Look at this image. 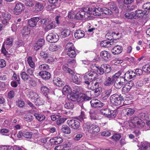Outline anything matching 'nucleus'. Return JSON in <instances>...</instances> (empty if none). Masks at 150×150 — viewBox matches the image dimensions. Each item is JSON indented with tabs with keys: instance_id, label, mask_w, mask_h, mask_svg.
I'll return each instance as SVG.
<instances>
[{
	"instance_id": "nucleus-1",
	"label": "nucleus",
	"mask_w": 150,
	"mask_h": 150,
	"mask_svg": "<svg viewBox=\"0 0 150 150\" xmlns=\"http://www.w3.org/2000/svg\"><path fill=\"white\" fill-rule=\"evenodd\" d=\"M92 8L88 7L82 8L76 15V18L78 19H87L91 16Z\"/></svg>"
},
{
	"instance_id": "nucleus-2",
	"label": "nucleus",
	"mask_w": 150,
	"mask_h": 150,
	"mask_svg": "<svg viewBox=\"0 0 150 150\" xmlns=\"http://www.w3.org/2000/svg\"><path fill=\"white\" fill-rule=\"evenodd\" d=\"M96 75V73L94 71H89L87 72L84 74L83 76V78L84 80V83L86 84V81L90 82L95 80Z\"/></svg>"
},
{
	"instance_id": "nucleus-3",
	"label": "nucleus",
	"mask_w": 150,
	"mask_h": 150,
	"mask_svg": "<svg viewBox=\"0 0 150 150\" xmlns=\"http://www.w3.org/2000/svg\"><path fill=\"white\" fill-rule=\"evenodd\" d=\"M124 100V98L121 94H115L111 95L110 97V101L112 104L115 105H120L122 101Z\"/></svg>"
},
{
	"instance_id": "nucleus-4",
	"label": "nucleus",
	"mask_w": 150,
	"mask_h": 150,
	"mask_svg": "<svg viewBox=\"0 0 150 150\" xmlns=\"http://www.w3.org/2000/svg\"><path fill=\"white\" fill-rule=\"evenodd\" d=\"M67 54L70 57L74 58L76 56L75 47L71 43H67L66 46Z\"/></svg>"
},
{
	"instance_id": "nucleus-5",
	"label": "nucleus",
	"mask_w": 150,
	"mask_h": 150,
	"mask_svg": "<svg viewBox=\"0 0 150 150\" xmlns=\"http://www.w3.org/2000/svg\"><path fill=\"white\" fill-rule=\"evenodd\" d=\"M63 69L64 71L73 75L72 77V79L74 83L77 84H80L81 81V78L80 76L78 77L76 75H74V73L72 70L66 66L64 67H63Z\"/></svg>"
},
{
	"instance_id": "nucleus-6",
	"label": "nucleus",
	"mask_w": 150,
	"mask_h": 150,
	"mask_svg": "<svg viewBox=\"0 0 150 150\" xmlns=\"http://www.w3.org/2000/svg\"><path fill=\"white\" fill-rule=\"evenodd\" d=\"M69 126L74 130H78L80 126V123L78 119H71L67 121Z\"/></svg>"
},
{
	"instance_id": "nucleus-7",
	"label": "nucleus",
	"mask_w": 150,
	"mask_h": 150,
	"mask_svg": "<svg viewBox=\"0 0 150 150\" xmlns=\"http://www.w3.org/2000/svg\"><path fill=\"white\" fill-rule=\"evenodd\" d=\"M40 23L45 27V30L47 31L51 30L54 28L53 23L49 19H43L41 20Z\"/></svg>"
},
{
	"instance_id": "nucleus-8",
	"label": "nucleus",
	"mask_w": 150,
	"mask_h": 150,
	"mask_svg": "<svg viewBox=\"0 0 150 150\" xmlns=\"http://www.w3.org/2000/svg\"><path fill=\"white\" fill-rule=\"evenodd\" d=\"M87 127L88 132L92 134H96L100 131L99 127L95 125L88 124L87 125Z\"/></svg>"
},
{
	"instance_id": "nucleus-9",
	"label": "nucleus",
	"mask_w": 150,
	"mask_h": 150,
	"mask_svg": "<svg viewBox=\"0 0 150 150\" xmlns=\"http://www.w3.org/2000/svg\"><path fill=\"white\" fill-rule=\"evenodd\" d=\"M11 18V15L8 12H2L1 13L2 22L5 25L9 23L8 21Z\"/></svg>"
},
{
	"instance_id": "nucleus-10",
	"label": "nucleus",
	"mask_w": 150,
	"mask_h": 150,
	"mask_svg": "<svg viewBox=\"0 0 150 150\" xmlns=\"http://www.w3.org/2000/svg\"><path fill=\"white\" fill-rule=\"evenodd\" d=\"M46 39L50 42L55 43L59 40V36L57 34L50 33L47 36Z\"/></svg>"
},
{
	"instance_id": "nucleus-11",
	"label": "nucleus",
	"mask_w": 150,
	"mask_h": 150,
	"mask_svg": "<svg viewBox=\"0 0 150 150\" xmlns=\"http://www.w3.org/2000/svg\"><path fill=\"white\" fill-rule=\"evenodd\" d=\"M24 8V5L21 2H18L16 5L14 9V13L16 15H18L21 13Z\"/></svg>"
},
{
	"instance_id": "nucleus-12",
	"label": "nucleus",
	"mask_w": 150,
	"mask_h": 150,
	"mask_svg": "<svg viewBox=\"0 0 150 150\" xmlns=\"http://www.w3.org/2000/svg\"><path fill=\"white\" fill-rule=\"evenodd\" d=\"M90 104L91 107L94 108H102L105 104L100 100L97 99H93L90 101Z\"/></svg>"
},
{
	"instance_id": "nucleus-13",
	"label": "nucleus",
	"mask_w": 150,
	"mask_h": 150,
	"mask_svg": "<svg viewBox=\"0 0 150 150\" xmlns=\"http://www.w3.org/2000/svg\"><path fill=\"white\" fill-rule=\"evenodd\" d=\"M120 79L115 80L114 83V87L116 89H120L126 83L120 77Z\"/></svg>"
},
{
	"instance_id": "nucleus-14",
	"label": "nucleus",
	"mask_w": 150,
	"mask_h": 150,
	"mask_svg": "<svg viewBox=\"0 0 150 150\" xmlns=\"http://www.w3.org/2000/svg\"><path fill=\"white\" fill-rule=\"evenodd\" d=\"M115 80L112 76H107L105 78L104 84L106 86H109L113 84Z\"/></svg>"
},
{
	"instance_id": "nucleus-15",
	"label": "nucleus",
	"mask_w": 150,
	"mask_h": 150,
	"mask_svg": "<svg viewBox=\"0 0 150 150\" xmlns=\"http://www.w3.org/2000/svg\"><path fill=\"white\" fill-rule=\"evenodd\" d=\"M26 94L28 97L32 99H34L39 96L37 92L33 91L31 89H28L26 91Z\"/></svg>"
},
{
	"instance_id": "nucleus-16",
	"label": "nucleus",
	"mask_w": 150,
	"mask_h": 150,
	"mask_svg": "<svg viewBox=\"0 0 150 150\" xmlns=\"http://www.w3.org/2000/svg\"><path fill=\"white\" fill-rule=\"evenodd\" d=\"M134 109L131 108H126L122 110V112L126 117H129L132 116L134 112Z\"/></svg>"
},
{
	"instance_id": "nucleus-17",
	"label": "nucleus",
	"mask_w": 150,
	"mask_h": 150,
	"mask_svg": "<svg viewBox=\"0 0 150 150\" xmlns=\"http://www.w3.org/2000/svg\"><path fill=\"white\" fill-rule=\"evenodd\" d=\"M100 56L105 61H108L111 59L110 54L106 51H102L100 53Z\"/></svg>"
},
{
	"instance_id": "nucleus-18",
	"label": "nucleus",
	"mask_w": 150,
	"mask_h": 150,
	"mask_svg": "<svg viewBox=\"0 0 150 150\" xmlns=\"http://www.w3.org/2000/svg\"><path fill=\"white\" fill-rule=\"evenodd\" d=\"M39 20V18L38 17L32 18L28 21V24L31 27H35Z\"/></svg>"
},
{
	"instance_id": "nucleus-19",
	"label": "nucleus",
	"mask_w": 150,
	"mask_h": 150,
	"mask_svg": "<svg viewBox=\"0 0 150 150\" xmlns=\"http://www.w3.org/2000/svg\"><path fill=\"white\" fill-rule=\"evenodd\" d=\"M50 142L52 144H58L62 143L63 142V139L60 137H56L50 139Z\"/></svg>"
},
{
	"instance_id": "nucleus-20",
	"label": "nucleus",
	"mask_w": 150,
	"mask_h": 150,
	"mask_svg": "<svg viewBox=\"0 0 150 150\" xmlns=\"http://www.w3.org/2000/svg\"><path fill=\"white\" fill-rule=\"evenodd\" d=\"M39 75L44 79L47 80L50 78V73L48 71H41L39 73Z\"/></svg>"
},
{
	"instance_id": "nucleus-21",
	"label": "nucleus",
	"mask_w": 150,
	"mask_h": 150,
	"mask_svg": "<svg viewBox=\"0 0 150 150\" xmlns=\"http://www.w3.org/2000/svg\"><path fill=\"white\" fill-rule=\"evenodd\" d=\"M102 9L101 8H95L93 9L92 8V10L91 11V15L93 14L95 16H100L102 14Z\"/></svg>"
},
{
	"instance_id": "nucleus-22",
	"label": "nucleus",
	"mask_w": 150,
	"mask_h": 150,
	"mask_svg": "<svg viewBox=\"0 0 150 150\" xmlns=\"http://www.w3.org/2000/svg\"><path fill=\"white\" fill-rule=\"evenodd\" d=\"M122 50V47L117 45L112 49V52L114 55H116L119 54L121 52Z\"/></svg>"
},
{
	"instance_id": "nucleus-23",
	"label": "nucleus",
	"mask_w": 150,
	"mask_h": 150,
	"mask_svg": "<svg viewBox=\"0 0 150 150\" xmlns=\"http://www.w3.org/2000/svg\"><path fill=\"white\" fill-rule=\"evenodd\" d=\"M82 98L85 100H89L91 99V93L90 91H84Z\"/></svg>"
},
{
	"instance_id": "nucleus-24",
	"label": "nucleus",
	"mask_w": 150,
	"mask_h": 150,
	"mask_svg": "<svg viewBox=\"0 0 150 150\" xmlns=\"http://www.w3.org/2000/svg\"><path fill=\"white\" fill-rule=\"evenodd\" d=\"M113 40L112 42H110L107 40L102 41L100 43V45L101 47H111V45L114 44V42Z\"/></svg>"
},
{
	"instance_id": "nucleus-25",
	"label": "nucleus",
	"mask_w": 150,
	"mask_h": 150,
	"mask_svg": "<svg viewBox=\"0 0 150 150\" xmlns=\"http://www.w3.org/2000/svg\"><path fill=\"white\" fill-rule=\"evenodd\" d=\"M84 32L82 30H76L74 34L75 37L78 39L81 38L84 36Z\"/></svg>"
},
{
	"instance_id": "nucleus-26",
	"label": "nucleus",
	"mask_w": 150,
	"mask_h": 150,
	"mask_svg": "<svg viewBox=\"0 0 150 150\" xmlns=\"http://www.w3.org/2000/svg\"><path fill=\"white\" fill-rule=\"evenodd\" d=\"M35 2V10L38 11H39L42 10L44 8L41 2H38L37 1Z\"/></svg>"
},
{
	"instance_id": "nucleus-27",
	"label": "nucleus",
	"mask_w": 150,
	"mask_h": 150,
	"mask_svg": "<svg viewBox=\"0 0 150 150\" xmlns=\"http://www.w3.org/2000/svg\"><path fill=\"white\" fill-rule=\"evenodd\" d=\"M53 81L54 84L57 86H61L64 85L63 82L60 78H54Z\"/></svg>"
},
{
	"instance_id": "nucleus-28",
	"label": "nucleus",
	"mask_w": 150,
	"mask_h": 150,
	"mask_svg": "<svg viewBox=\"0 0 150 150\" xmlns=\"http://www.w3.org/2000/svg\"><path fill=\"white\" fill-rule=\"evenodd\" d=\"M110 110L109 108L107 107H104L103 108L100 110V112L102 115L108 117V116L111 114L110 113Z\"/></svg>"
},
{
	"instance_id": "nucleus-29",
	"label": "nucleus",
	"mask_w": 150,
	"mask_h": 150,
	"mask_svg": "<svg viewBox=\"0 0 150 150\" xmlns=\"http://www.w3.org/2000/svg\"><path fill=\"white\" fill-rule=\"evenodd\" d=\"M98 82H94L93 81L91 82H89L88 81L86 82V84L87 85V87L88 89L91 90L93 91L96 86L97 85Z\"/></svg>"
},
{
	"instance_id": "nucleus-30",
	"label": "nucleus",
	"mask_w": 150,
	"mask_h": 150,
	"mask_svg": "<svg viewBox=\"0 0 150 150\" xmlns=\"http://www.w3.org/2000/svg\"><path fill=\"white\" fill-rule=\"evenodd\" d=\"M78 97V95L75 93H72L67 96V98L70 100L72 101H76Z\"/></svg>"
},
{
	"instance_id": "nucleus-31",
	"label": "nucleus",
	"mask_w": 150,
	"mask_h": 150,
	"mask_svg": "<svg viewBox=\"0 0 150 150\" xmlns=\"http://www.w3.org/2000/svg\"><path fill=\"white\" fill-rule=\"evenodd\" d=\"M61 130L65 134H69L71 133V129L67 125H63L62 126Z\"/></svg>"
},
{
	"instance_id": "nucleus-32",
	"label": "nucleus",
	"mask_w": 150,
	"mask_h": 150,
	"mask_svg": "<svg viewBox=\"0 0 150 150\" xmlns=\"http://www.w3.org/2000/svg\"><path fill=\"white\" fill-rule=\"evenodd\" d=\"M41 92L47 98L48 94L49 93V90L48 88L45 86H43L41 87L40 89Z\"/></svg>"
},
{
	"instance_id": "nucleus-33",
	"label": "nucleus",
	"mask_w": 150,
	"mask_h": 150,
	"mask_svg": "<svg viewBox=\"0 0 150 150\" xmlns=\"http://www.w3.org/2000/svg\"><path fill=\"white\" fill-rule=\"evenodd\" d=\"M34 116L39 121H43L45 118V116L42 114L35 113Z\"/></svg>"
},
{
	"instance_id": "nucleus-34",
	"label": "nucleus",
	"mask_w": 150,
	"mask_h": 150,
	"mask_svg": "<svg viewBox=\"0 0 150 150\" xmlns=\"http://www.w3.org/2000/svg\"><path fill=\"white\" fill-rule=\"evenodd\" d=\"M21 76L22 79L24 81L28 80L30 79V76L25 72H22L21 73Z\"/></svg>"
},
{
	"instance_id": "nucleus-35",
	"label": "nucleus",
	"mask_w": 150,
	"mask_h": 150,
	"mask_svg": "<svg viewBox=\"0 0 150 150\" xmlns=\"http://www.w3.org/2000/svg\"><path fill=\"white\" fill-rule=\"evenodd\" d=\"M64 106V108L68 109H72L74 107V105L72 103L65 102Z\"/></svg>"
},
{
	"instance_id": "nucleus-36",
	"label": "nucleus",
	"mask_w": 150,
	"mask_h": 150,
	"mask_svg": "<svg viewBox=\"0 0 150 150\" xmlns=\"http://www.w3.org/2000/svg\"><path fill=\"white\" fill-rule=\"evenodd\" d=\"M101 66L103 67H104L103 68L105 72V75H106V73H108L111 71V68L110 65L106 64H103Z\"/></svg>"
},
{
	"instance_id": "nucleus-37",
	"label": "nucleus",
	"mask_w": 150,
	"mask_h": 150,
	"mask_svg": "<svg viewBox=\"0 0 150 150\" xmlns=\"http://www.w3.org/2000/svg\"><path fill=\"white\" fill-rule=\"evenodd\" d=\"M147 12H146L143 11L141 10H138L135 11V14H134L135 17H140L144 15L147 14Z\"/></svg>"
},
{
	"instance_id": "nucleus-38",
	"label": "nucleus",
	"mask_w": 150,
	"mask_h": 150,
	"mask_svg": "<svg viewBox=\"0 0 150 150\" xmlns=\"http://www.w3.org/2000/svg\"><path fill=\"white\" fill-rule=\"evenodd\" d=\"M14 39L10 37H9L6 39L5 41V44L6 45L11 46L13 43Z\"/></svg>"
},
{
	"instance_id": "nucleus-39",
	"label": "nucleus",
	"mask_w": 150,
	"mask_h": 150,
	"mask_svg": "<svg viewBox=\"0 0 150 150\" xmlns=\"http://www.w3.org/2000/svg\"><path fill=\"white\" fill-rule=\"evenodd\" d=\"M49 69V67L48 65L46 64H43L40 65L38 67V69L40 70L45 71L48 70Z\"/></svg>"
},
{
	"instance_id": "nucleus-40",
	"label": "nucleus",
	"mask_w": 150,
	"mask_h": 150,
	"mask_svg": "<svg viewBox=\"0 0 150 150\" xmlns=\"http://www.w3.org/2000/svg\"><path fill=\"white\" fill-rule=\"evenodd\" d=\"M130 72L128 71L125 73L124 75V76H121L120 77L123 79L124 81L126 83L128 81V80H129V78L130 77Z\"/></svg>"
},
{
	"instance_id": "nucleus-41",
	"label": "nucleus",
	"mask_w": 150,
	"mask_h": 150,
	"mask_svg": "<svg viewBox=\"0 0 150 150\" xmlns=\"http://www.w3.org/2000/svg\"><path fill=\"white\" fill-rule=\"evenodd\" d=\"M44 101L40 97H37L36 98L35 103V104L38 105H42L44 103Z\"/></svg>"
},
{
	"instance_id": "nucleus-42",
	"label": "nucleus",
	"mask_w": 150,
	"mask_h": 150,
	"mask_svg": "<svg viewBox=\"0 0 150 150\" xmlns=\"http://www.w3.org/2000/svg\"><path fill=\"white\" fill-rule=\"evenodd\" d=\"M112 13V11L108 8H104L102 9V14H104L107 15H110Z\"/></svg>"
},
{
	"instance_id": "nucleus-43",
	"label": "nucleus",
	"mask_w": 150,
	"mask_h": 150,
	"mask_svg": "<svg viewBox=\"0 0 150 150\" xmlns=\"http://www.w3.org/2000/svg\"><path fill=\"white\" fill-rule=\"evenodd\" d=\"M27 62L29 66L32 68L35 67V64L32 60V57H29L27 58Z\"/></svg>"
},
{
	"instance_id": "nucleus-44",
	"label": "nucleus",
	"mask_w": 150,
	"mask_h": 150,
	"mask_svg": "<svg viewBox=\"0 0 150 150\" xmlns=\"http://www.w3.org/2000/svg\"><path fill=\"white\" fill-rule=\"evenodd\" d=\"M71 31L69 29H65L61 33V36L62 37H66L69 36L70 34Z\"/></svg>"
},
{
	"instance_id": "nucleus-45",
	"label": "nucleus",
	"mask_w": 150,
	"mask_h": 150,
	"mask_svg": "<svg viewBox=\"0 0 150 150\" xmlns=\"http://www.w3.org/2000/svg\"><path fill=\"white\" fill-rule=\"evenodd\" d=\"M35 1H32V0H24V2L26 5L32 7L34 5L35 3Z\"/></svg>"
},
{
	"instance_id": "nucleus-46",
	"label": "nucleus",
	"mask_w": 150,
	"mask_h": 150,
	"mask_svg": "<svg viewBox=\"0 0 150 150\" xmlns=\"http://www.w3.org/2000/svg\"><path fill=\"white\" fill-rule=\"evenodd\" d=\"M90 117L91 119L96 120V116L95 111L93 110H91L89 111Z\"/></svg>"
},
{
	"instance_id": "nucleus-47",
	"label": "nucleus",
	"mask_w": 150,
	"mask_h": 150,
	"mask_svg": "<svg viewBox=\"0 0 150 150\" xmlns=\"http://www.w3.org/2000/svg\"><path fill=\"white\" fill-rule=\"evenodd\" d=\"M124 86L122 88V92L123 93H128L131 89L130 87L127 84H124Z\"/></svg>"
},
{
	"instance_id": "nucleus-48",
	"label": "nucleus",
	"mask_w": 150,
	"mask_h": 150,
	"mask_svg": "<svg viewBox=\"0 0 150 150\" xmlns=\"http://www.w3.org/2000/svg\"><path fill=\"white\" fill-rule=\"evenodd\" d=\"M140 119L137 116H133L131 117V121L135 125H136V124L137 123L138 121H139V120Z\"/></svg>"
},
{
	"instance_id": "nucleus-49",
	"label": "nucleus",
	"mask_w": 150,
	"mask_h": 150,
	"mask_svg": "<svg viewBox=\"0 0 150 150\" xmlns=\"http://www.w3.org/2000/svg\"><path fill=\"white\" fill-rule=\"evenodd\" d=\"M30 33V29L27 26L24 27L22 31V34L24 35H28Z\"/></svg>"
},
{
	"instance_id": "nucleus-50",
	"label": "nucleus",
	"mask_w": 150,
	"mask_h": 150,
	"mask_svg": "<svg viewBox=\"0 0 150 150\" xmlns=\"http://www.w3.org/2000/svg\"><path fill=\"white\" fill-rule=\"evenodd\" d=\"M142 69L144 71L147 73H150V64L142 67Z\"/></svg>"
},
{
	"instance_id": "nucleus-51",
	"label": "nucleus",
	"mask_w": 150,
	"mask_h": 150,
	"mask_svg": "<svg viewBox=\"0 0 150 150\" xmlns=\"http://www.w3.org/2000/svg\"><path fill=\"white\" fill-rule=\"evenodd\" d=\"M125 16L126 18L128 19H132L133 18H134V13L133 12L126 13L125 14Z\"/></svg>"
},
{
	"instance_id": "nucleus-52",
	"label": "nucleus",
	"mask_w": 150,
	"mask_h": 150,
	"mask_svg": "<svg viewBox=\"0 0 150 150\" xmlns=\"http://www.w3.org/2000/svg\"><path fill=\"white\" fill-rule=\"evenodd\" d=\"M110 113L111 114L110 116H108V118H114L116 116L118 113V112L117 110H110Z\"/></svg>"
},
{
	"instance_id": "nucleus-53",
	"label": "nucleus",
	"mask_w": 150,
	"mask_h": 150,
	"mask_svg": "<svg viewBox=\"0 0 150 150\" xmlns=\"http://www.w3.org/2000/svg\"><path fill=\"white\" fill-rule=\"evenodd\" d=\"M112 91L111 89L105 91L104 92V97L103 98L105 99H107L111 94Z\"/></svg>"
},
{
	"instance_id": "nucleus-54",
	"label": "nucleus",
	"mask_w": 150,
	"mask_h": 150,
	"mask_svg": "<svg viewBox=\"0 0 150 150\" xmlns=\"http://www.w3.org/2000/svg\"><path fill=\"white\" fill-rule=\"evenodd\" d=\"M33 119V116L31 114L27 115L24 118V120L28 122H31Z\"/></svg>"
},
{
	"instance_id": "nucleus-55",
	"label": "nucleus",
	"mask_w": 150,
	"mask_h": 150,
	"mask_svg": "<svg viewBox=\"0 0 150 150\" xmlns=\"http://www.w3.org/2000/svg\"><path fill=\"white\" fill-rule=\"evenodd\" d=\"M100 133L101 136L105 137H109L111 134L110 131L108 130L102 132Z\"/></svg>"
},
{
	"instance_id": "nucleus-56",
	"label": "nucleus",
	"mask_w": 150,
	"mask_h": 150,
	"mask_svg": "<svg viewBox=\"0 0 150 150\" xmlns=\"http://www.w3.org/2000/svg\"><path fill=\"white\" fill-rule=\"evenodd\" d=\"M138 121V122L136 124V125H135L139 127H143L145 125L144 122L140 119Z\"/></svg>"
},
{
	"instance_id": "nucleus-57",
	"label": "nucleus",
	"mask_w": 150,
	"mask_h": 150,
	"mask_svg": "<svg viewBox=\"0 0 150 150\" xmlns=\"http://www.w3.org/2000/svg\"><path fill=\"white\" fill-rule=\"evenodd\" d=\"M122 71H119L117 73H116L115 74L113 75L112 76L115 79V80L116 79H120V77L119 76L122 74Z\"/></svg>"
},
{
	"instance_id": "nucleus-58",
	"label": "nucleus",
	"mask_w": 150,
	"mask_h": 150,
	"mask_svg": "<svg viewBox=\"0 0 150 150\" xmlns=\"http://www.w3.org/2000/svg\"><path fill=\"white\" fill-rule=\"evenodd\" d=\"M66 118H61L58 119L57 120V124L58 125H60L64 122L67 120Z\"/></svg>"
},
{
	"instance_id": "nucleus-59",
	"label": "nucleus",
	"mask_w": 150,
	"mask_h": 150,
	"mask_svg": "<svg viewBox=\"0 0 150 150\" xmlns=\"http://www.w3.org/2000/svg\"><path fill=\"white\" fill-rule=\"evenodd\" d=\"M142 69H136L135 71V73L133 72V71H132L131 74H136L138 76H140L142 75L143 73Z\"/></svg>"
},
{
	"instance_id": "nucleus-60",
	"label": "nucleus",
	"mask_w": 150,
	"mask_h": 150,
	"mask_svg": "<svg viewBox=\"0 0 150 150\" xmlns=\"http://www.w3.org/2000/svg\"><path fill=\"white\" fill-rule=\"evenodd\" d=\"M94 91L95 96L97 97L100 94L102 91V88H98V89H97L96 90H94Z\"/></svg>"
},
{
	"instance_id": "nucleus-61",
	"label": "nucleus",
	"mask_w": 150,
	"mask_h": 150,
	"mask_svg": "<svg viewBox=\"0 0 150 150\" xmlns=\"http://www.w3.org/2000/svg\"><path fill=\"white\" fill-rule=\"evenodd\" d=\"M40 55L41 57L44 59L47 58L48 57V55L47 53L45 51H41L40 53Z\"/></svg>"
},
{
	"instance_id": "nucleus-62",
	"label": "nucleus",
	"mask_w": 150,
	"mask_h": 150,
	"mask_svg": "<svg viewBox=\"0 0 150 150\" xmlns=\"http://www.w3.org/2000/svg\"><path fill=\"white\" fill-rule=\"evenodd\" d=\"M33 135V133L31 132H27L23 133V137L27 138H31Z\"/></svg>"
},
{
	"instance_id": "nucleus-63",
	"label": "nucleus",
	"mask_w": 150,
	"mask_h": 150,
	"mask_svg": "<svg viewBox=\"0 0 150 150\" xmlns=\"http://www.w3.org/2000/svg\"><path fill=\"white\" fill-rule=\"evenodd\" d=\"M34 71V69L32 68H28L27 71V74L29 75V76H33V73Z\"/></svg>"
},
{
	"instance_id": "nucleus-64",
	"label": "nucleus",
	"mask_w": 150,
	"mask_h": 150,
	"mask_svg": "<svg viewBox=\"0 0 150 150\" xmlns=\"http://www.w3.org/2000/svg\"><path fill=\"white\" fill-rule=\"evenodd\" d=\"M142 7L144 9L150 11V3L144 4L142 6Z\"/></svg>"
}]
</instances>
